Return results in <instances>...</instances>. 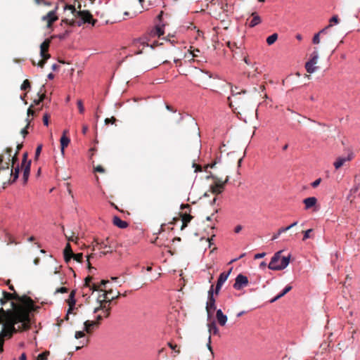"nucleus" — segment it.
Instances as JSON below:
<instances>
[{"instance_id":"nucleus-6","label":"nucleus","mask_w":360,"mask_h":360,"mask_svg":"<svg viewBox=\"0 0 360 360\" xmlns=\"http://www.w3.org/2000/svg\"><path fill=\"white\" fill-rule=\"evenodd\" d=\"M120 295V293L119 292H117V295L112 296L111 297H109L108 296V294H103V295H102L103 296V300H99L100 304H99L98 307H96L94 309V313L96 314L100 310L105 311L106 309H108V304L110 305L111 302L113 300L117 299V297H119Z\"/></svg>"},{"instance_id":"nucleus-56","label":"nucleus","mask_w":360,"mask_h":360,"mask_svg":"<svg viewBox=\"0 0 360 360\" xmlns=\"http://www.w3.org/2000/svg\"><path fill=\"white\" fill-rule=\"evenodd\" d=\"M222 285H223L221 283H220L219 282L217 283L216 288H215V291H214L215 294H217V295L219 294V292Z\"/></svg>"},{"instance_id":"nucleus-1","label":"nucleus","mask_w":360,"mask_h":360,"mask_svg":"<svg viewBox=\"0 0 360 360\" xmlns=\"http://www.w3.org/2000/svg\"><path fill=\"white\" fill-rule=\"evenodd\" d=\"M11 302V309L0 308V325L3 326L0 335L11 338L13 333L30 329L31 325L30 311L33 307L32 300L27 296H20Z\"/></svg>"},{"instance_id":"nucleus-5","label":"nucleus","mask_w":360,"mask_h":360,"mask_svg":"<svg viewBox=\"0 0 360 360\" xmlns=\"http://www.w3.org/2000/svg\"><path fill=\"white\" fill-rule=\"evenodd\" d=\"M51 44V39H45L40 46V56L41 60L39 61L37 65L43 68L46 63V60L50 58L51 55L48 53L49 48Z\"/></svg>"},{"instance_id":"nucleus-54","label":"nucleus","mask_w":360,"mask_h":360,"mask_svg":"<svg viewBox=\"0 0 360 360\" xmlns=\"http://www.w3.org/2000/svg\"><path fill=\"white\" fill-rule=\"evenodd\" d=\"M103 319V316L101 314H98L96 316V319L93 320L94 322H98V325L100 326L101 321Z\"/></svg>"},{"instance_id":"nucleus-14","label":"nucleus","mask_w":360,"mask_h":360,"mask_svg":"<svg viewBox=\"0 0 360 360\" xmlns=\"http://www.w3.org/2000/svg\"><path fill=\"white\" fill-rule=\"evenodd\" d=\"M73 253L70 244L68 243L63 251L65 262L68 263L70 262L72 257Z\"/></svg>"},{"instance_id":"nucleus-24","label":"nucleus","mask_w":360,"mask_h":360,"mask_svg":"<svg viewBox=\"0 0 360 360\" xmlns=\"http://www.w3.org/2000/svg\"><path fill=\"white\" fill-rule=\"evenodd\" d=\"M3 295H4V300H5L7 302L8 300H15V299H18V297H19V295H18L15 292H14L13 293H10V292H8L6 291H3Z\"/></svg>"},{"instance_id":"nucleus-17","label":"nucleus","mask_w":360,"mask_h":360,"mask_svg":"<svg viewBox=\"0 0 360 360\" xmlns=\"http://www.w3.org/2000/svg\"><path fill=\"white\" fill-rule=\"evenodd\" d=\"M216 318L219 324L221 326H224L227 321V316L223 314L221 309L217 311Z\"/></svg>"},{"instance_id":"nucleus-35","label":"nucleus","mask_w":360,"mask_h":360,"mask_svg":"<svg viewBox=\"0 0 360 360\" xmlns=\"http://www.w3.org/2000/svg\"><path fill=\"white\" fill-rule=\"evenodd\" d=\"M74 260H75L77 262H82L83 259V254L82 253H77L75 254L73 253L72 257Z\"/></svg>"},{"instance_id":"nucleus-10","label":"nucleus","mask_w":360,"mask_h":360,"mask_svg":"<svg viewBox=\"0 0 360 360\" xmlns=\"http://www.w3.org/2000/svg\"><path fill=\"white\" fill-rule=\"evenodd\" d=\"M27 153H25L23 154L22 160V167H23V178L25 181H27L30 172V166H31V160L27 162Z\"/></svg>"},{"instance_id":"nucleus-44","label":"nucleus","mask_w":360,"mask_h":360,"mask_svg":"<svg viewBox=\"0 0 360 360\" xmlns=\"http://www.w3.org/2000/svg\"><path fill=\"white\" fill-rule=\"evenodd\" d=\"M42 150V145L39 144L35 151V160H37Z\"/></svg>"},{"instance_id":"nucleus-36","label":"nucleus","mask_w":360,"mask_h":360,"mask_svg":"<svg viewBox=\"0 0 360 360\" xmlns=\"http://www.w3.org/2000/svg\"><path fill=\"white\" fill-rule=\"evenodd\" d=\"M64 9L66 10V9H68V10H70L72 13L75 16V14L77 13V12L78 11V10H77V8H75V6L73 5H69V4H65V7H64Z\"/></svg>"},{"instance_id":"nucleus-63","label":"nucleus","mask_w":360,"mask_h":360,"mask_svg":"<svg viewBox=\"0 0 360 360\" xmlns=\"http://www.w3.org/2000/svg\"><path fill=\"white\" fill-rule=\"evenodd\" d=\"M333 25L331 24H329L328 26H326L325 28L322 29L319 32H318L319 34H326V31L328 28H330V27H332Z\"/></svg>"},{"instance_id":"nucleus-4","label":"nucleus","mask_w":360,"mask_h":360,"mask_svg":"<svg viewBox=\"0 0 360 360\" xmlns=\"http://www.w3.org/2000/svg\"><path fill=\"white\" fill-rule=\"evenodd\" d=\"M207 178H212L214 180V183L210 186V191L213 194L218 195L223 192L226 184L229 181V176H226L224 181L218 178L217 176L210 173Z\"/></svg>"},{"instance_id":"nucleus-18","label":"nucleus","mask_w":360,"mask_h":360,"mask_svg":"<svg viewBox=\"0 0 360 360\" xmlns=\"http://www.w3.org/2000/svg\"><path fill=\"white\" fill-rule=\"evenodd\" d=\"M181 218L182 221L181 229L183 230L188 226V224L191 221L193 217L190 214L185 212L181 214Z\"/></svg>"},{"instance_id":"nucleus-13","label":"nucleus","mask_w":360,"mask_h":360,"mask_svg":"<svg viewBox=\"0 0 360 360\" xmlns=\"http://www.w3.org/2000/svg\"><path fill=\"white\" fill-rule=\"evenodd\" d=\"M165 25H157L155 28H153L150 32V36L152 37H160V36L163 35L164 34V30H163V27Z\"/></svg>"},{"instance_id":"nucleus-29","label":"nucleus","mask_w":360,"mask_h":360,"mask_svg":"<svg viewBox=\"0 0 360 360\" xmlns=\"http://www.w3.org/2000/svg\"><path fill=\"white\" fill-rule=\"evenodd\" d=\"M305 69L308 73H313L318 69V67L307 61L305 64Z\"/></svg>"},{"instance_id":"nucleus-42","label":"nucleus","mask_w":360,"mask_h":360,"mask_svg":"<svg viewBox=\"0 0 360 360\" xmlns=\"http://www.w3.org/2000/svg\"><path fill=\"white\" fill-rule=\"evenodd\" d=\"M220 161V158H217L213 162L210 163V164H207L206 166H205V169H207V168H214L215 167V165L219 163Z\"/></svg>"},{"instance_id":"nucleus-32","label":"nucleus","mask_w":360,"mask_h":360,"mask_svg":"<svg viewBox=\"0 0 360 360\" xmlns=\"http://www.w3.org/2000/svg\"><path fill=\"white\" fill-rule=\"evenodd\" d=\"M287 231H288V228H285V227H282V228L279 229L278 230V232L274 234L271 240H274L277 239L281 233H283Z\"/></svg>"},{"instance_id":"nucleus-40","label":"nucleus","mask_w":360,"mask_h":360,"mask_svg":"<svg viewBox=\"0 0 360 360\" xmlns=\"http://www.w3.org/2000/svg\"><path fill=\"white\" fill-rule=\"evenodd\" d=\"M19 172H20V169L18 167H17L15 169V172H13L11 171V175L13 176V182L15 181L18 178V176H19Z\"/></svg>"},{"instance_id":"nucleus-25","label":"nucleus","mask_w":360,"mask_h":360,"mask_svg":"<svg viewBox=\"0 0 360 360\" xmlns=\"http://www.w3.org/2000/svg\"><path fill=\"white\" fill-rule=\"evenodd\" d=\"M67 302L69 305V309L68 310V313H67V315L65 316V319L66 320H68L69 319V314L71 313V311L73 310L74 307H75V303H76V300L75 298H68V300H67Z\"/></svg>"},{"instance_id":"nucleus-51","label":"nucleus","mask_w":360,"mask_h":360,"mask_svg":"<svg viewBox=\"0 0 360 360\" xmlns=\"http://www.w3.org/2000/svg\"><path fill=\"white\" fill-rule=\"evenodd\" d=\"M68 289L65 287H61L59 288H57L55 293H66L68 292Z\"/></svg>"},{"instance_id":"nucleus-15","label":"nucleus","mask_w":360,"mask_h":360,"mask_svg":"<svg viewBox=\"0 0 360 360\" xmlns=\"http://www.w3.org/2000/svg\"><path fill=\"white\" fill-rule=\"evenodd\" d=\"M68 133L67 130H65L63 131V134L60 138V147H61V152L63 154L65 148L68 146V144L70 142V139L66 136V134Z\"/></svg>"},{"instance_id":"nucleus-41","label":"nucleus","mask_w":360,"mask_h":360,"mask_svg":"<svg viewBox=\"0 0 360 360\" xmlns=\"http://www.w3.org/2000/svg\"><path fill=\"white\" fill-rule=\"evenodd\" d=\"M26 121L27 122L26 127H25V128H23V129L21 130V131H20L21 134H22L24 137H25V136L28 134V131H27V129L28 128V127H29V125H30V120H29L28 119H27V120H26Z\"/></svg>"},{"instance_id":"nucleus-30","label":"nucleus","mask_w":360,"mask_h":360,"mask_svg":"<svg viewBox=\"0 0 360 360\" xmlns=\"http://www.w3.org/2000/svg\"><path fill=\"white\" fill-rule=\"evenodd\" d=\"M277 39H278V34L274 33L267 37L266 43L268 44V45H272L273 44H274L276 42Z\"/></svg>"},{"instance_id":"nucleus-58","label":"nucleus","mask_w":360,"mask_h":360,"mask_svg":"<svg viewBox=\"0 0 360 360\" xmlns=\"http://www.w3.org/2000/svg\"><path fill=\"white\" fill-rule=\"evenodd\" d=\"M339 22V18L338 17V15H334L333 16L330 20V24L332 25V23H338Z\"/></svg>"},{"instance_id":"nucleus-55","label":"nucleus","mask_w":360,"mask_h":360,"mask_svg":"<svg viewBox=\"0 0 360 360\" xmlns=\"http://www.w3.org/2000/svg\"><path fill=\"white\" fill-rule=\"evenodd\" d=\"M94 171L96 172L104 173L105 169L101 165H98L94 168Z\"/></svg>"},{"instance_id":"nucleus-34","label":"nucleus","mask_w":360,"mask_h":360,"mask_svg":"<svg viewBox=\"0 0 360 360\" xmlns=\"http://www.w3.org/2000/svg\"><path fill=\"white\" fill-rule=\"evenodd\" d=\"M50 352L49 351H45L41 354H39L37 356V360H46Z\"/></svg>"},{"instance_id":"nucleus-21","label":"nucleus","mask_w":360,"mask_h":360,"mask_svg":"<svg viewBox=\"0 0 360 360\" xmlns=\"http://www.w3.org/2000/svg\"><path fill=\"white\" fill-rule=\"evenodd\" d=\"M292 289V286L290 285H288L285 287V288L283 289V290L279 293L277 296H276L275 297H274L273 299H271L270 300V302L271 303H273L274 302H276V300H278V299L281 298L282 297H283L285 294H287L288 292H290Z\"/></svg>"},{"instance_id":"nucleus-39","label":"nucleus","mask_w":360,"mask_h":360,"mask_svg":"<svg viewBox=\"0 0 360 360\" xmlns=\"http://www.w3.org/2000/svg\"><path fill=\"white\" fill-rule=\"evenodd\" d=\"M20 88L22 90H27V89H30V82H29V80L28 79L24 80Z\"/></svg>"},{"instance_id":"nucleus-9","label":"nucleus","mask_w":360,"mask_h":360,"mask_svg":"<svg viewBox=\"0 0 360 360\" xmlns=\"http://www.w3.org/2000/svg\"><path fill=\"white\" fill-rule=\"evenodd\" d=\"M213 288L214 286L211 285V288L208 291V301L206 306V310L208 315L212 313V311H214L216 309L215 300L213 296Z\"/></svg>"},{"instance_id":"nucleus-26","label":"nucleus","mask_w":360,"mask_h":360,"mask_svg":"<svg viewBox=\"0 0 360 360\" xmlns=\"http://www.w3.org/2000/svg\"><path fill=\"white\" fill-rule=\"evenodd\" d=\"M218 210H217L214 213H212L210 216L206 217V220L211 221L212 224L210 225V230L214 231L216 229V223L218 222L217 218L214 219V221L212 220L214 215L217 213Z\"/></svg>"},{"instance_id":"nucleus-2","label":"nucleus","mask_w":360,"mask_h":360,"mask_svg":"<svg viewBox=\"0 0 360 360\" xmlns=\"http://www.w3.org/2000/svg\"><path fill=\"white\" fill-rule=\"evenodd\" d=\"M75 17L79 18V20L76 21L75 20H69L68 19H63L61 21V25H63V23H65L70 25V26H74L75 25L81 26L83 24L88 23L91 25V26H95L97 22V20L93 18L92 14L88 10H78L75 14Z\"/></svg>"},{"instance_id":"nucleus-43","label":"nucleus","mask_w":360,"mask_h":360,"mask_svg":"<svg viewBox=\"0 0 360 360\" xmlns=\"http://www.w3.org/2000/svg\"><path fill=\"white\" fill-rule=\"evenodd\" d=\"M312 229H308L305 231H303V233H304V237L302 238V240L304 241L306 240L307 238H310V233L312 232Z\"/></svg>"},{"instance_id":"nucleus-3","label":"nucleus","mask_w":360,"mask_h":360,"mask_svg":"<svg viewBox=\"0 0 360 360\" xmlns=\"http://www.w3.org/2000/svg\"><path fill=\"white\" fill-rule=\"evenodd\" d=\"M282 252L283 251L281 250L274 254L268 266L269 269L279 271L287 267L290 262V256L283 257L281 255Z\"/></svg>"},{"instance_id":"nucleus-48","label":"nucleus","mask_w":360,"mask_h":360,"mask_svg":"<svg viewBox=\"0 0 360 360\" xmlns=\"http://www.w3.org/2000/svg\"><path fill=\"white\" fill-rule=\"evenodd\" d=\"M85 336V333L84 331H76L75 334V338L76 339H79L84 338Z\"/></svg>"},{"instance_id":"nucleus-53","label":"nucleus","mask_w":360,"mask_h":360,"mask_svg":"<svg viewBox=\"0 0 360 360\" xmlns=\"http://www.w3.org/2000/svg\"><path fill=\"white\" fill-rule=\"evenodd\" d=\"M38 95H39V101H40L41 103L46 98V94L42 92V90L41 89L40 91L38 93Z\"/></svg>"},{"instance_id":"nucleus-59","label":"nucleus","mask_w":360,"mask_h":360,"mask_svg":"<svg viewBox=\"0 0 360 360\" xmlns=\"http://www.w3.org/2000/svg\"><path fill=\"white\" fill-rule=\"evenodd\" d=\"M103 294H108L109 297L117 295V292L115 293L112 290H106Z\"/></svg>"},{"instance_id":"nucleus-61","label":"nucleus","mask_w":360,"mask_h":360,"mask_svg":"<svg viewBox=\"0 0 360 360\" xmlns=\"http://www.w3.org/2000/svg\"><path fill=\"white\" fill-rule=\"evenodd\" d=\"M94 257V254H91L87 256V266L89 269H92V266L90 263V259Z\"/></svg>"},{"instance_id":"nucleus-37","label":"nucleus","mask_w":360,"mask_h":360,"mask_svg":"<svg viewBox=\"0 0 360 360\" xmlns=\"http://www.w3.org/2000/svg\"><path fill=\"white\" fill-rule=\"evenodd\" d=\"M77 105V108H78L79 113L83 114L85 110L84 104H83V101L82 100H78Z\"/></svg>"},{"instance_id":"nucleus-27","label":"nucleus","mask_w":360,"mask_h":360,"mask_svg":"<svg viewBox=\"0 0 360 360\" xmlns=\"http://www.w3.org/2000/svg\"><path fill=\"white\" fill-rule=\"evenodd\" d=\"M208 330L210 334L219 335V328H217L215 322H212L208 324Z\"/></svg>"},{"instance_id":"nucleus-60","label":"nucleus","mask_w":360,"mask_h":360,"mask_svg":"<svg viewBox=\"0 0 360 360\" xmlns=\"http://www.w3.org/2000/svg\"><path fill=\"white\" fill-rule=\"evenodd\" d=\"M32 107H33V105H30V108L27 109V116H28V117H29V116H30V115H32V116H33V115H34V113H35L34 110H32Z\"/></svg>"},{"instance_id":"nucleus-64","label":"nucleus","mask_w":360,"mask_h":360,"mask_svg":"<svg viewBox=\"0 0 360 360\" xmlns=\"http://www.w3.org/2000/svg\"><path fill=\"white\" fill-rule=\"evenodd\" d=\"M227 46H228L229 48H230L231 49H233V48H235V47H236V48H238L236 43H235V42L231 43V42H230V41H229V42L227 43Z\"/></svg>"},{"instance_id":"nucleus-38","label":"nucleus","mask_w":360,"mask_h":360,"mask_svg":"<svg viewBox=\"0 0 360 360\" xmlns=\"http://www.w3.org/2000/svg\"><path fill=\"white\" fill-rule=\"evenodd\" d=\"M145 41H142L139 39H134L132 43V46L139 48L140 45L145 46Z\"/></svg>"},{"instance_id":"nucleus-16","label":"nucleus","mask_w":360,"mask_h":360,"mask_svg":"<svg viewBox=\"0 0 360 360\" xmlns=\"http://www.w3.org/2000/svg\"><path fill=\"white\" fill-rule=\"evenodd\" d=\"M352 160V155H348L345 158H338L334 162V167L336 169H340L346 162H349Z\"/></svg>"},{"instance_id":"nucleus-11","label":"nucleus","mask_w":360,"mask_h":360,"mask_svg":"<svg viewBox=\"0 0 360 360\" xmlns=\"http://www.w3.org/2000/svg\"><path fill=\"white\" fill-rule=\"evenodd\" d=\"M98 327V322H94V321L86 320L84 323V331L88 334L92 333Z\"/></svg>"},{"instance_id":"nucleus-22","label":"nucleus","mask_w":360,"mask_h":360,"mask_svg":"<svg viewBox=\"0 0 360 360\" xmlns=\"http://www.w3.org/2000/svg\"><path fill=\"white\" fill-rule=\"evenodd\" d=\"M92 279V277L88 276L85 278L84 287L89 288L90 290L93 291H97L99 289V286L98 285L94 283L92 285L90 284V282Z\"/></svg>"},{"instance_id":"nucleus-46","label":"nucleus","mask_w":360,"mask_h":360,"mask_svg":"<svg viewBox=\"0 0 360 360\" xmlns=\"http://www.w3.org/2000/svg\"><path fill=\"white\" fill-rule=\"evenodd\" d=\"M117 120L115 117H111L110 118H106L105 120V124H115Z\"/></svg>"},{"instance_id":"nucleus-8","label":"nucleus","mask_w":360,"mask_h":360,"mask_svg":"<svg viewBox=\"0 0 360 360\" xmlns=\"http://www.w3.org/2000/svg\"><path fill=\"white\" fill-rule=\"evenodd\" d=\"M248 284V278L247 276L243 274H238L235 280V283L233 284V288L236 290H241L244 287L247 286Z\"/></svg>"},{"instance_id":"nucleus-7","label":"nucleus","mask_w":360,"mask_h":360,"mask_svg":"<svg viewBox=\"0 0 360 360\" xmlns=\"http://www.w3.org/2000/svg\"><path fill=\"white\" fill-rule=\"evenodd\" d=\"M57 9L58 6H56L54 10L49 11L46 15L42 16L41 18V20L46 22V27L48 28L51 27L53 23L58 19V17L56 14Z\"/></svg>"},{"instance_id":"nucleus-62","label":"nucleus","mask_w":360,"mask_h":360,"mask_svg":"<svg viewBox=\"0 0 360 360\" xmlns=\"http://www.w3.org/2000/svg\"><path fill=\"white\" fill-rule=\"evenodd\" d=\"M4 338H2V335H0V352H2L4 351Z\"/></svg>"},{"instance_id":"nucleus-31","label":"nucleus","mask_w":360,"mask_h":360,"mask_svg":"<svg viewBox=\"0 0 360 360\" xmlns=\"http://www.w3.org/2000/svg\"><path fill=\"white\" fill-rule=\"evenodd\" d=\"M318 59H319V54H318V51L316 50H315L311 55V58L310 60H309V63L314 64V65H316L318 62Z\"/></svg>"},{"instance_id":"nucleus-33","label":"nucleus","mask_w":360,"mask_h":360,"mask_svg":"<svg viewBox=\"0 0 360 360\" xmlns=\"http://www.w3.org/2000/svg\"><path fill=\"white\" fill-rule=\"evenodd\" d=\"M230 20L227 19V20H221V22H220V24H219V27L224 29V30H227L228 27H229L230 25Z\"/></svg>"},{"instance_id":"nucleus-57","label":"nucleus","mask_w":360,"mask_h":360,"mask_svg":"<svg viewBox=\"0 0 360 360\" xmlns=\"http://www.w3.org/2000/svg\"><path fill=\"white\" fill-rule=\"evenodd\" d=\"M321 182V178L317 179L314 182H312L311 186L313 188H316V187H317L320 184Z\"/></svg>"},{"instance_id":"nucleus-50","label":"nucleus","mask_w":360,"mask_h":360,"mask_svg":"<svg viewBox=\"0 0 360 360\" xmlns=\"http://www.w3.org/2000/svg\"><path fill=\"white\" fill-rule=\"evenodd\" d=\"M110 309H111V307L110 306V304H108V309H106L105 311H103V316L105 318H108L110 314Z\"/></svg>"},{"instance_id":"nucleus-20","label":"nucleus","mask_w":360,"mask_h":360,"mask_svg":"<svg viewBox=\"0 0 360 360\" xmlns=\"http://www.w3.org/2000/svg\"><path fill=\"white\" fill-rule=\"evenodd\" d=\"M112 223L115 226L120 229H125L128 226V223L127 221L122 220L119 217L117 216L113 217Z\"/></svg>"},{"instance_id":"nucleus-19","label":"nucleus","mask_w":360,"mask_h":360,"mask_svg":"<svg viewBox=\"0 0 360 360\" xmlns=\"http://www.w3.org/2000/svg\"><path fill=\"white\" fill-rule=\"evenodd\" d=\"M317 202V199L315 197H309L304 199L303 203L305 205V209L308 210L314 207Z\"/></svg>"},{"instance_id":"nucleus-45","label":"nucleus","mask_w":360,"mask_h":360,"mask_svg":"<svg viewBox=\"0 0 360 360\" xmlns=\"http://www.w3.org/2000/svg\"><path fill=\"white\" fill-rule=\"evenodd\" d=\"M88 342H89V339H84V340H81L80 343L82 344V345L77 346L75 348V350H78V349H81L82 347H83L84 346L87 345Z\"/></svg>"},{"instance_id":"nucleus-12","label":"nucleus","mask_w":360,"mask_h":360,"mask_svg":"<svg viewBox=\"0 0 360 360\" xmlns=\"http://www.w3.org/2000/svg\"><path fill=\"white\" fill-rule=\"evenodd\" d=\"M94 243H96V245H100L101 248H107L108 252H112L113 251V247L111 245V241L109 238H107L105 240L99 242L97 239H95Z\"/></svg>"},{"instance_id":"nucleus-28","label":"nucleus","mask_w":360,"mask_h":360,"mask_svg":"<svg viewBox=\"0 0 360 360\" xmlns=\"http://www.w3.org/2000/svg\"><path fill=\"white\" fill-rule=\"evenodd\" d=\"M231 271V269L227 272H222L221 274H220L219 278L217 280V282H219L223 285L225 283V281L227 280Z\"/></svg>"},{"instance_id":"nucleus-49","label":"nucleus","mask_w":360,"mask_h":360,"mask_svg":"<svg viewBox=\"0 0 360 360\" xmlns=\"http://www.w3.org/2000/svg\"><path fill=\"white\" fill-rule=\"evenodd\" d=\"M207 349L211 352L212 356H214V352H213V350H212V347L211 346V335H210L209 338H208V342H207Z\"/></svg>"},{"instance_id":"nucleus-23","label":"nucleus","mask_w":360,"mask_h":360,"mask_svg":"<svg viewBox=\"0 0 360 360\" xmlns=\"http://www.w3.org/2000/svg\"><path fill=\"white\" fill-rule=\"evenodd\" d=\"M252 18L249 22V26L253 27L261 22V18L257 13H252Z\"/></svg>"},{"instance_id":"nucleus-52","label":"nucleus","mask_w":360,"mask_h":360,"mask_svg":"<svg viewBox=\"0 0 360 360\" xmlns=\"http://www.w3.org/2000/svg\"><path fill=\"white\" fill-rule=\"evenodd\" d=\"M49 118H50V115L47 113H46L44 116H43V122H44V124L46 125V126H48L49 125Z\"/></svg>"},{"instance_id":"nucleus-47","label":"nucleus","mask_w":360,"mask_h":360,"mask_svg":"<svg viewBox=\"0 0 360 360\" xmlns=\"http://www.w3.org/2000/svg\"><path fill=\"white\" fill-rule=\"evenodd\" d=\"M312 42L314 44H318L320 43V34L319 33L316 34L313 39H312Z\"/></svg>"}]
</instances>
